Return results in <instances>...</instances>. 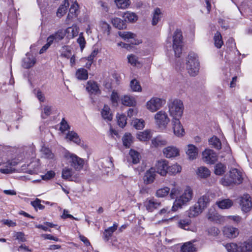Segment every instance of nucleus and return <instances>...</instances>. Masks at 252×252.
I'll return each instance as SVG.
<instances>
[{
  "instance_id": "52",
  "label": "nucleus",
  "mask_w": 252,
  "mask_h": 252,
  "mask_svg": "<svg viewBox=\"0 0 252 252\" xmlns=\"http://www.w3.org/2000/svg\"><path fill=\"white\" fill-rule=\"evenodd\" d=\"M72 176V169L69 168H64L63 170L62 171V177L66 180H69L70 181H72V179L71 178Z\"/></svg>"
},
{
  "instance_id": "42",
  "label": "nucleus",
  "mask_w": 252,
  "mask_h": 252,
  "mask_svg": "<svg viewBox=\"0 0 252 252\" xmlns=\"http://www.w3.org/2000/svg\"><path fill=\"white\" fill-rule=\"evenodd\" d=\"M129 155L133 164H136L139 162L140 156L138 152L131 149L129 151Z\"/></svg>"
},
{
  "instance_id": "43",
  "label": "nucleus",
  "mask_w": 252,
  "mask_h": 252,
  "mask_svg": "<svg viewBox=\"0 0 252 252\" xmlns=\"http://www.w3.org/2000/svg\"><path fill=\"white\" fill-rule=\"evenodd\" d=\"M181 169V167L177 164H173L171 166L168 165L167 173L171 175L175 174L180 172Z\"/></svg>"
},
{
  "instance_id": "31",
  "label": "nucleus",
  "mask_w": 252,
  "mask_h": 252,
  "mask_svg": "<svg viewBox=\"0 0 252 252\" xmlns=\"http://www.w3.org/2000/svg\"><path fill=\"white\" fill-rule=\"evenodd\" d=\"M122 141L123 145L126 148H129L133 142V138L131 134L129 133H125L122 138Z\"/></svg>"
},
{
  "instance_id": "36",
  "label": "nucleus",
  "mask_w": 252,
  "mask_h": 252,
  "mask_svg": "<svg viewBox=\"0 0 252 252\" xmlns=\"http://www.w3.org/2000/svg\"><path fill=\"white\" fill-rule=\"evenodd\" d=\"M209 144L217 150L221 148V144L220 139L216 136H213L209 140Z\"/></svg>"
},
{
  "instance_id": "39",
  "label": "nucleus",
  "mask_w": 252,
  "mask_h": 252,
  "mask_svg": "<svg viewBox=\"0 0 252 252\" xmlns=\"http://www.w3.org/2000/svg\"><path fill=\"white\" fill-rule=\"evenodd\" d=\"M76 76L79 80H87L88 77V71L84 68H79L76 71Z\"/></svg>"
},
{
  "instance_id": "45",
  "label": "nucleus",
  "mask_w": 252,
  "mask_h": 252,
  "mask_svg": "<svg viewBox=\"0 0 252 252\" xmlns=\"http://www.w3.org/2000/svg\"><path fill=\"white\" fill-rule=\"evenodd\" d=\"M131 124L137 129H141L145 126V122L143 119H135L132 121Z\"/></svg>"
},
{
  "instance_id": "28",
  "label": "nucleus",
  "mask_w": 252,
  "mask_h": 252,
  "mask_svg": "<svg viewBox=\"0 0 252 252\" xmlns=\"http://www.w3.org/2000/svg\"><path fill=\"white\" fill-rule=\"evenodd\" d=\"M123 18L126 22L130 23L135 22L138 19V16L135 13L127 11L124 14Z\"/></svg>"
},
{
  "instance_id": "44",
  "label": "nucleus",
  "mask_w": 252,
  "mask_h": 252,
  "mask_svg": "<svg viewBox=\"0 0 252 252\" xmlns=\"http://www.w3.org/2000/svg\"><path fill=\"white\" fill-rule=\"evenodd\" d=\"M66 138L73 141L78 145L80 144L81 142V140L77 134L73 131H69L66 135Z\"/></svg>"
},
{
  "instance_id": "38",
  "label": "nucleus",
  "mask_w": 252,
  "mask_h": 252,
  "mask_svg": "<svg viewBox=\"0 0 252 252\" xmlns=\"http://www.w3.org/2000/svg\"><path fill=\"white\" fill-rule=\"evenodd\" d=\"M214 44L216 47L220 48L223 44L220 33L217 32L214 36Z\"/></svg>"
},
{
  "instance_id": "50",
  "label": "nucleus",
  "mask_w": 252,
  "mask_h": 252,
  "mask_svg": "<svg viewBox=\"0 0 252 252\" xmlns=\"http://www.w3.org/2000/svg\"><path fill=\"white\" fill-rule=\"evenodd\" d=\"M226 166L221 163H219L215 165V173L218 175H221L224 173Z\"/></svg>"
},
{
  "instance_id": "56",
  "label": "nucleus",
  "mask_w": 252,
  "mask_h": 252,
  "mask_svg": "<svg viewBox=\"0 0 252 252\" xmlns=\"http://www.w3.org/2000/svg\"><path fill=\"white\" fill-rule=\"evenodd\" d=\"M130 87L133 91H140L141 90V87L139 83L135 79L132 80L130 82Z\"/></svg>"
},
{
  "instance_id": "4",
  "label": "nucleus",
  "mask_w": 252,
  "mask_h": 252,
  "mask_svg": "<svg viewBox=\"0 0 252 252\" xmlns=\"http://www.w3.org/2000/svg\"><path fill=\"white\" fill-rule=\"evenodd\" d=\"M170 115L173 119H180L183 113L184 105L179 99H175L168 105Z\"/></svg>"
},
{
  "instance_id": "48",
  "label": "nucleus",
  "mask_w": 252,
  "mask_h": 252,
  "mask_svg": "<svg viewBox=\"0 0 252 252\" xmlns=\"http://www.w3.org/2000/svg\"><path fill=\"white\" fill-rule=\"evenodd\" d=\"M42 156L46 158L52 159L54 158V154L51 151L46 147H42L40 150Z\"/></svg>"
},
{
  "instance_id": "21",
  "label": "nucleus",
  "mask_w": 252,
  "mask_h": 252,
  "mask_svg": "<svg viewBox=\"0 0 252 252\" xmlns=\"http://www.w3.org/2000/svg\"><path fill=\"white\" fill-rule=\"evenodd\" d=\"M87 90L91 94H100V90L99 89L98 84L94 81H88L87 87Z\"/></svg>"
},
{
  "instance_id": "30",
  "label": "nucleus",
  "mask_w": 252,
  "mask_h": 252,
  "mask_svg": "<svg viewBox=\"0 0 252 252\" xmlns=\"http://www.w3.org/2000/svg\"><path fill=\"white\" fill-rule=\"evenodd\" d=\"M64 31L66 32V34H68V36L70 38H73L78 34V28L75 25L67 28Z\"/></svg>"
},
{
  "instance_id": "23",
  "label": "nucleus",
  "mask_w": 252,
  "mask_h": 252,
  "mask_svg": "<svg viewBox=\"0 0 252 252\" xmlns=\"http://www.w3.org/2000/svg\"><path fill=\"white\" fill-rule=\"evenodd\" d=\"M167 144L166 140L160 136H157L152 140L153 146L158 148L165 146Z\"/></svg>"
},
{
  "instance_id": "11",
  "label": "nucleus",
  "mask_w": 252,
  "mask_h": 252,
  "mask_svg": "<svg viewBox=\"0 0 252 252\" xmlns=\"http://www.w3.org/2000/svg\"><path fill=\"white\" fill-rule=\"evenodd\" d=\"M240 204L243 212L250 211L252 207L251 196L248 194H244L241 197Z\"/></svg>"
},
{
  "instance_id": "16",
  "label": "nucleus",
  "mask_w": 252,
  "mask_h": 252,
  "mask_svg": "<svg viewBox=\"0 0 252 252\" xmlns=\"http://www.w3.org/2000/svg\"><path fill=\"white\" fill-rule=\"evenodd\" d=\"M71 159V165L76 170H80L81 169L84 165V160L77 157L75 155H71L70 156Z\"/></svg>"
},
{
  "instance_id": "26",
  "label": "nucleus",
  "mask_w": 252,
  "mask_h": 252,
  "mask_svg": "<svg viewBox=\"0 0 252 252\" xmlns=\"http://www.w3.org/2000/svg\"><path fill=\"white\" fill-rule=\"evenodd\" d=\"M218 207L222 209H228L233 204L232 200L229 199H222L217 202Z\"/></svg>"
},
{
  "instance_id": "35",
  "label": "nucleus",
  "mask_w": 252,
  "mask_h": 252,
  "mask_svg": "<svg viewBox=\"0 0 252 252\" xmlns=\"http://www.w3.org/2000/svg\"><path fill=\"white\" fill-rule=\"evenodd\" d=\"M137 137L140 141H147L151 137V131L149 130H146L142 132H139L137 135Z\"/></svg>"
},
{
  "instance_id": "18",
  "label": "nucleus",
  "mask_w": 252,
  "mask_h": 252,
  "mask_svg": "<svg viewBox=\"0 0 252 252\" xmlns=\"http://www.w3.org/2000/svg\"><path fill=\"white\" fill-rule=\"evenodd\" d=\"M36 63L35 58L33 55L27 54L23 60L22 66L25 68H29L33 66Z\"/></svg>"
},
{
  "instance_id": "9",
  "label": "nucleus",
  "mask_w": 252,
  "mask_h": 252,
  "mask_svg": "<svg viewBox=\"0 0 252 252\" xmlns=\"http://www.w3.org/2000/svg\"><path fill=\"white\" fill-rule=\"evenodd\" d=\"M172 129L174 134L178 137H182L185 135V129L183 128L180 119H172Z\"/></svg>"
},
{
  "instance_id": "1",
  "label": "nucleus",
  "mask_w": 252,
  "mask_h": 252,
  "mask_svg": "<svg viewBox=\"0 0 252 252\" xmlns=\"http://www.w3.org/2000/svg\"><path fill=\"white\" fill-rule=\"evenodd\" d=\"M186 68L191 76H196L199 70V62L197 55L194 53H190L186 58Z\"/></svg>"
},
{
  "instance_id": "29",
  "label": "nucleus",
  "mask_w": 252,
  "mask_h": 252,
  "mask_svg": "<svg viewBox=\"0 0 252 252\" xmlns=\"http://www.w3.org/2000/svg\"><path fill=\"white\" fill-rule=\"evenodd\" d=\"M181 252H195L196 248L190 242L185 243L181 247Z\"/></svg>"
},
{
  "instance_id": "12",
  "label": "nucleus",
  "mask_w": 252,
  "mask_h": 252,
  "mask_svg": "<svg viewBox=\"0 0 252 252\" xmlns=\"http://www.w3.org/2000/svg\"><path fill=\"white\" fill-rule=\"evenodd\" d=\"M222 233L226 237L228 238H235L239 234L238 228L232 226H225L223 227Z\"/></svg>"
},
{
  "instance_id": "20",
  "label": "nucleus",
  "mask_w": 252,
  "mask_h": 252,
  "mask_svg": "<svg viewBox=\"0 0 252 252\" xmlns=\"http://www.w3.org/2000/svg\"><path fill=\"white\" fill-rule=\"evenodd\" d=\"M225 247L228 252H243L241 243L239 244L234 243H228Z\"/></svg>"
},
{
  "instance_id": "22",
  "label": "nucleus",
  "mask_w": 252,
  "mask_h": 252,
  "mask_svg": "<svg viewBox=\"0 0 252 252\" xmlns=\"http://www.w3.org/2000/svg\"><path fill=\"white\" fill-rule=\"evenodd\" d=\"M118 224L116 223L113 224L112 226L109 227L104 230L103 232V239L105 241L107 242L110 237L113 235V233L117 230Z\"/></svg>"
},
{
  "instance_id": "46",
  "label": "nucleus",
  "mask_w": 252,
  "mask_h": 252,
  "mask_svg": "<svg viewBox=\"0 0 252 252\" xmlns=\"http://www.w3.org/2000/svg\"><path fill=\"white\" fill-rule=\"evenodd\" d=\"M78 5L77 3H73L69 10V13L67 15V18H72L73 17H76L77 16V11L78 10Z\"/></svg>"
},
{
  "instance_id": "59",
  "label": "nucleus",
  "mask_w": 252,
  "mask_h": 252,
  "mask_svg": "<svg viewBox=\"0 0 252 252\" xmlns=\"http://www.w3.org/2000/svg\"><path fill=\"white\" fill-rule=\"evenodd\" d=\"M189 222L188 220H182L178 222V225L179 227L187 230L189 228Z\"/></svg>"
},
{
  "instance_id": "13",
  "label": "nucleus",
  "mask_w": 252,
  "mask_h": 252,
  "mask_svg": "<svg viewBox=\"0 0 252 252\" xmlns=\"http://www.w3.org/2000/svg\"><path fill=\"white\" fill-rule=\"evenodd\" d=\"M66 35V32L63 29H60L54 33L50 35L47 38V40L52 44L54 41L58 42L63 39Z\"/></svg>"
},
{
  "instance_id": "37",
  "label": "nucleus",
  "mask_w": 252,
  "mask_h": 252,
  "mask_svg": "<svg viewBox=\"0 0 252 252\" xmlns=\"http://www.w3.org/2000/svg\"><path fill=\"white\" fill-rule=\"evenodd\" d=\"M68 0H64V4L61 5L58 8L57 12V15L58 17H61L66 13L67 8L69 5Z\"/></svg>"
},
{
  "instance_id": "62",
  "label": "nucleus",
  "mask_w": 252,
  "mask_h": 252,
  "mask_svg": "<svg viewBox=\"0 0 252 252\" xmlns=\"http://www.w3.org/2000/svg\"><path fill=\"white\" fill-rule=\"evenodd\" d=\"M98 53V49L97 48H95L94 49V50L91 53V55L89 56L86 59L88 60V61H93L96 57V56L97 55Z\"/></svg>"
},
{
  "instance_id": "34",
  "label": "nucleus",
  "mask_w": 252,
  "mask_h": 252,
  "mask_svg": "<svg viewBox=\"0 0 252 252\" xmlns=\"http://www.w3.org/2000/svg\"><path fill=\"white\" fill-rule=\"evenodd\" d=\"M122 102L123 104L126 106H134L136 104V101L134 98L132 96L128 95H125L122 98Z\"/></svg>"
},
{
  "instance_id": "57",
  "label": "nucleus",
  "mask_w": 252,
  "mask_h": 252,
  "mask_svg": "<svg viewBox=\"0 0 252 252\" xmlns=\"http://www.w3.org/2000/svg\"><path fill=\"white\" fill-rule=\"evenodd\" d=\"M100 25L103 32L108 35L110 33V26L105 22H101Z\"/></svg>"
},
{
  "instance_id": "47",
  "label": "nucleus",
  "mask_w": 252,
  "mask_h": 252,
  "mask_svg": "<svg viewBox=\"0 0 252 252\" xmlns=\"http://www.w3.org/2000/svg\"><path fill=\"white\" fill-rule=\"evenodd\" d=\"M115 3L119 8L125 9L130 4V0H115Z\"/></svg>"
},
{
  "instance_id": "32",
  "label": "nucleus",
  "mask_w": 252,
  "mask_h": 252,
  "mask_svg": "<svg viewBox=\"0 0 252 252\" xmlns=\"http://www.w3.org/2000/svg\"><path fill=\"white\" fill-rule=\"evenodd\" d=\"M112 23L115 27L120 30L125 29L126 26L125 22L119 18L112 19Z\"/></svg>"
},
{
  "instance_id": "41",
  "label": "nucleus",
  "mask_w": 252,
  "mask_h": 252,
  "mask_svg": "<svg viewBox=\"0 0 252 252\" xmlns=\"http://www.w3.org/2000/svg\"><path fill=\"white\" fill-rule=\"evenodd\" d=\"M243 252H252V238L241 243Z\"/></svg>"
},
{
  "instance_id": "3",
  "label": "nucleus",
  "mask_w": 252,
  "mask_h": 252,
  "mask_svg": "<svg viewBox=\"0 0 252 252\" xmlns=\"http://www.w3.org/2000/svg\"><path fill=\"white\" fill-rule=\"evenodd\" d=\"M241 173L236 168L231 169L228 177L221 179V182L223 186H230L232 184H240L242 181Z\"/></svg>"
},
{
  "instance_id": "33",
  "label": "nucleus",
  "mask_w": 252,
  "mask_h": 252,
  "mask_svg": "<svg viewBox=\"0 0 252 252\" xmlns=\"http://www.w3.org/2000/svg\"><path fill=\"white\" fill-rule=\"evenodd\" d=\"M161 10L159 8H156L154 9L153 13V18L152 24L153 26L156 25L161 18Z\"/></svg>"
},
{
  "instance_id": "25",
  "label": "nucleus",
  "mask_w": 252,
  "mask_h": 252,
  "mask_svg": "<svg viewBox=\"0 0 252 252\" xmlns=\"http://www.w3.org/2000/svg\"><path fill=\"white\" fill-rule=\"evenodd\" d=\"M186 153L190 159H194L197 156V149L193 145H189Z\"/></svg>"
},
{
  "instance_id": "58",
  "label": "nucleus",
  "mask_w": 252,
  "mask_h": 252,
  "mask_svg": "<svg viewBox=\"0 0 252 252\" xmlns=\"http://www.w3.org/2000/svg\"><path fill=\"white\" fill-rule=\"evenodd\" d=\"M52 107L46 105L43 108V114L42 115L43 119H46L51 114Z\"/></svg>"
},
{
  "instance_id": "27",
  "label": "nucleus",
  "mask_w": 252,
  "mask_h": 252,
  "mask_svg": "<svg viewBox=\"0 0 252 252\" xmlns=\"http://www.w3.org/2000/svg\"><path fill=\"white\" fill-rule=\"evenodd\" d=\"M102 118L107 121H110L112 119V114L110 112V109L107 105H105L101 111Z\"/></svg>"
},
{
  "instance_id": "15",
  "label": "nucleus",
  "mask_w": 252,
  "mask_h": 252,
  "mask_svg": "<svg viewBox=\"0 0 252 252\" xmlns=\"http://www.w3.org/2000/svg\"><path fill=\"white\" fill-rule=\"evenodd\" d=\"M156 176V170L154 168H151L146 171L144 176L143 181L146 185L152 184L154 182Z\"/></svg>"
},
{
  "instance_id": "19",
  "label": "nucleus",
  "mask_w": 252,
  "mask_h": 252,
  "mask_svg": "<svg viewBox=\"0 0 252 252\" xmlns=\"http://www.w3.org/2000/svg\"><path fill=\"white\" fill-rule=\"evenodd\" d=\"M210 199L208 195H203L200 196L195 203L202 210L206 208L209 204Z\"/></svg>"
},
{
  "instance_id": "60",
  "label": "nucleus",
  "mask_w": 252,
  "mask_h": 252,
  "mask_svg": "<svg viewBox=\"0 0 252 252\" xmlns=\"http://www.w3.org/2000/svg\"><path fill=\"white\" fill-rule=\"evenodd\" d=\"M180 190L177 188H173L171 189L170 193V196L171 198L174 199V198H177V195L179 194Z\"/></svg>"
},
{
  "instance_id": "8",
  "label": "nucleus",
  "mask_w": 252,
  "mask_h": 252,
  "mask_svg": "<svg viewBox=\"0 0 252 252\" xmlns=\"http://www.w3.org/2000/svg\"><path fill=\"white\" fill-rule=\"evenodd\" d=\"M202 159L207 163L213 164L217 160L218 156L213 150L206 149L202 153Z\"/></svg>"
},
{
  "instance_id": "2",
  "label": "nucleus",
  "mask_w": 252,
  "mask_h": 252,
  "mask_svg": "<svg viewBox=\"0 0 252 252\" xmlns=\"http://www.w3.org/2000/svg\"><path fill=\"white\" fill-rule=\"evenodd\" d=\"M192 197L193 191L190 187H187L182 195L176 199L172 208V211H176L179 208H181L183 205L189 202Z\"/></svg>"
},
{
  "instance_id": "7",
  "label": "nucleus",
  "mask_w": 252,
  "mask_h": 252,
  "mask_svg": "<svg viewBox=\"0 0 252 252\" xmlns=\"http://www.w3.org/2000/svg\"><path fill=\"white\" fill-rule=\"evenodd\" d=\"M156 123L159 127L165 128L170 122L167 114L164 111H160L155 115Z\"/></svg>"
},
{
  "instance_id": "40",
  "label": "nucleus",
  "mask_w": 252,
  "mask_h": 252,
  "mask_svg": "<svg viewBox=\"0 0 252 252\" xmlns=\"http://www.w3.org/2000/svg\"><path fill=\"white\" fill-rule=\"evenodd\" d=\"M197 174L201 178H206L210 176V171L207 168L201 166L198 168Z\"/></svg>"
},
{
  "instance_id": "49",
  "label": "nucleus",
  "mask_w": 252,
  "mask_h": 252,
  "mask_svg": "<svg viewBox=\"0 0 252 252\" xmlns=\"http://www.w3.org/2000/svg\"><path fill=\"white\" fill-rule=\"evenodd\" d=\"M170 188L164 187L157 190L156 195L158 197H163L166 196L170 192Z\"/></svg>"
},
{
  "instance_id": "24",
  "label": "nucleus",
  "mask_w": 252,
  "mask_h": 252,
  "mask_svg": "<svg viewBox=\"0 0 252 252\" xmlns=\"http://www.w3.org/2000/svg\"><path fill=\"white\" fill-rule=\"evenodd\" d=\"M203 210L201 209L198 205H196L195 203L193 206L191 207L189 210L188 215L189 218H193L198 216L201 214Z\"/></svg>"
},
{
  "instance_id": "10",
  "label": "nucleus",
  "mask_w": 252,
  "mask_h": 252,
  "mask_svg": "<svg viewBox=\"0 0 252 252\" xmlns=\"http://www.w3.org/2000/svg\"><path fill=\"white\" fill-rule=\"evenodd\" d=\"M144 206L148 212H152L161 206V202L154 197L147 198L144 202Z\"/></svg>"
},
{
  "instance_id": "63",
  "label": "nucleus",
  "mask_w": 252,
  "mask_h": 252,
  "mask_svg": "<svg viewBox=\"0 0 252 252\" xmlns=\"http://www.w3.org/2000/svg\"><path fill=\"white\" fill-rule=\"evenodd\" d=\"M119 96L118 93L113 91L111 95V100L113 103H117L119 100Z\"/></svg>"
},
{
  "instance_id": "61",
  "label": "nucleus",
  "mask_w": 252,
  "mask_h": 252,
  "mask_svg": "<svg viewBox=\"0 0 252 252\" xmlns=\"http://www.w3.org/2000/svg\"><path fill=\"white\" fill-rule=\"evenodd\" d=\"M55 175V173L53 171H49L46 174L42 176V178L44 180H48L53 178Z\"/></svg>"
},
{
  "instance_id": "53",
  "label": "nucleus",
  "mask_w": 252,
  "mask_h": 252,
  "mask_svg": "<svg viewBox=\"0 0 252 252\" xmlns=\"http://www.w3.org/2000/svg\"><path fill=\"white\" fill-rule=\"evenodd\" d=\"M118 34L124 39L134 38L135 34L129 32H119Z\"/></svg>"
},
{
  "instance_id": "6",
  "label": "nucleus",
  "mask_w": 252,
  "mask_h": 252,
  "mask_svg": "<svg viewBox=\"0 0 252 252\" xmlns=\"http://www.w3.org/2000/svg\"><path fill=\"white\" fill-rule=\"evenodd\" d=\"M165 103L164 100L153 97L146 103V107L149 111L154 112L159 109Z\"/></svg>"
},
{
  "instance_id": "5",
  "label": "nucleus",
  "mask_w": 252,
  "mask_h": 252,
  "mask_svg": "<svg viewBox=\"0 0 252 252\" xmlns=\"http://www.w3.org/2000/svg\"><path fill=\"white\" fill-rule=\"evenodd\" d=\"M182 32L180 30H176L173 35L172 48L176 57H180L182 52Z\"/></svg>"
},
{
  "instance_id": "51",
  "label": "nucleus",
  "mask_w": 252,
  "mask_h": 252,
  "mask_svg": "<svg viewBox=\"0 0 252 252\" xmlns=\"http://www.w3.org/2000/svg\"><path fill=\"white\" fill-rule=\"evenodd\" d=\"M61 56L63 57L69 58L71 55V50L68 46H63L60 50Z\"/></svg>"
},
{
  "instance_id": "14",
  "label": "nucleus",
  "mask_w": 252,
  "mask_h": 252,
  "mask_svg": "<svg viewBox=\"0 0 252 252\" xmlns=\"http://www.w3.org/2000/svg\"><path fill=\"white\" fill-rule=\"evenodd\" d=\"M157 172L161 176H165L167 173L168 162L165 160H159L156 165Z\"/></svg>"
},
{
  "instance_id": "55",
  "label": "nucleus",
  "mask_w": 252,
  "mask_h": 252,
  "mask_svg": "<svg viewBox=\"0 0 252 252\" xmlns=\"http://www.w3.org/2000/svg\"><path fill=\"white\" fill-rule=\"evenodd\" d=\"M117 121L118 125L123 128L126 124V118L125 115L121 114L117 116Z\"/></svg>"
},
{
  "instance_id": "54",
  "label": "nucleus",
  "mask_w": 252,
  "mask_h": 252,
  "mask_svg": "<svg viewBox=\"0 0 252 252\" xmlns=\"http://www.w3.org/2000/svg\"><path fill=\"white\" fill-rule=\"evenodd\" d=\"M128 62L132 65L136 66L140 64V62L138 61V57L135 55L131 54L127 56Z\"/></svg>"
},
{
  "instance_id": "17",
  "label": "nucleus",
  "mask_w": 252,
  "mask_h": 252,
  "mask_svg": "<svg viewBox=\"0 0 252 252\" xmlns=\"http://www.w3.org/2000/svg\"><path fill=\"white\" fill-rule=\"evenodd\" d=\"M164 155L167 158L177 157L179 155V150L174 146H168L163 150Z\"/></svg>"
},
{
  "instance_id": "64",
  "label": "nucleus",
  "mask_w": 252,
  "mask_h": 252,
  "mask_svg": "<svg viewBox=\"0 0 252 252\" xmlns=\"http://www.w3.org/2000/svg\"><path fill=\"white\" fill-rule=\"evenodd\" d=\"M77 42L80 45L81 49L83 50L86 44L84 37L83 36H81L80 35L79 38L77 39Z\"/></svg>"
}]
</instances>
